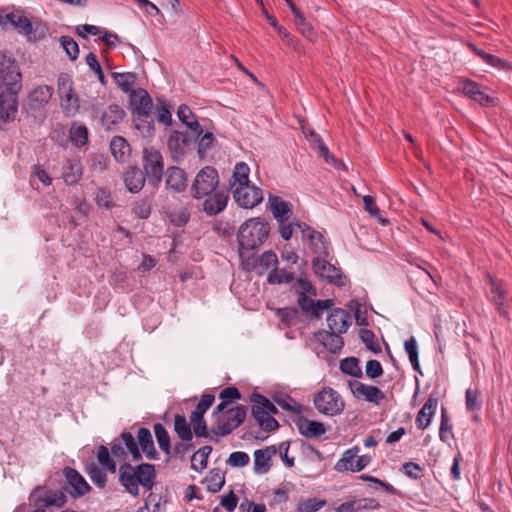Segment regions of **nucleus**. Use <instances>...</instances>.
<instances>
[{
    "label": "nucleus",
    "instance_id": "obj_44",
    "mask_svg": "<svg viewBox=\"0 0 512 512\" xmlns=\"http://www.w3.org/2000/svg\"><path fill=\"white\" fill-rule=\"evenodd\" d=\"M359 451L358 447H353L348 450H346L343 453V456L336 462L335 469L339 472L342 471H351L354 469L355 465V458L357 456V453Z\"/></svg>",
    "mask_w": 512,
    "mask_h": 512
},
{
    "label": "nucleus",
    "instance_id": "obj_14",
    "mask_svg": "<svg viewBox=\"0 0 512 512\" xmlns=\"http://www.w3.org/2000/svg\"><path fill=\"white\" fill-rule=\"evenodd\" d=\"M13 26L19 29V33L26 36L30 42H36L46 36V27L41 22L32 23L25 15H18Z\"/></svg>",
    "mask_w": 512,
    "mask_h": 512
},
{
    "label": "nucleus",
    "instance_id": "obj_19",
    "mask_svg": "<svg viewBox=\"0 0 512 512\" xmlns=\"http://www.w3.org/2000/svg\"><path fill=\"white\" fill-rule=\"evenodd\" d=\"M349 387L352 394L360 399L364 398L366 401L378 404L380 400L385 398V394L377 387L366 385L360 381H349Z\"/></svg>",
    "mask_w": 512,
    "mask_h": 512
},
{
    "label": "nucleus",
    "instance_id": "obj_1",
    "mask_svg": "<svg viewBox=\"0 0 512 512\" xmlns=\"http://www.w3.org/2000/svg\"><path fill=\"white\" fill-rule=\"evenodd\" d=\"M21 80L22 75L16 59L0 52V82L5 87L0 93V121L3 123L12 122L16 117Z\"/></svg>",
    "mask_w": 512,
    "mask_h": 512
},
{
    "label": "nucleus",
    "instance_id": "obj_22",
    "mask_svg": "<svg viewBox=\"0 0 512 512\" xmlns=\"http://www.w3.org/2000/svg\"><path fill=\"white\" fill-rule=\"evenodd\" d=\"M109 149L115 161L120 164L128 163L132 153L130 143L120 135L112 137Z\"/></svg>",
    "mask_w": 512,
    "mask_h": 512
},
{
    "label": "nucleus",
    "instance_id": "obj_21",
    "mask_svg": "<svg viewBox=\"0 0 512 512\" xmlns=\"http://www.w3.org/2000/svg\"><path fill=\"white\" fill-rule=\"evenodd\" d=\"M125 117L126 112L124 109L120 105L113 103L101 114L100 122L106 131H112L117 128Z\"/></svg>",
    "mask_w": 512,
    "mask_h": 512
},
{
    "label": "nucleus",
    "instance_id": "obj_42",
    "mask_svg": "<svg viewBox=\"0 0 512 512\" xmlns=\"http://www.w3.org/2000/svg\"><path fill=\"white\" fill-rule=\"evenodd\" d=\"M111 76L113 80L115 81V84L124 92V93H130L134 89H132L135 80H136V74L133 72H126V73H118V72H112Z\"/></svg>",
    "mask_w": 512,
    "mask_h": 512
},
{
    "label": "nucleus",
    "instance_id": "obj_11",
    "mask_svg": "<svg viewBox=\"0 0 512 512\" xmlns=\"http://www.w3.org/2000/svg\"><path fill=\"white\" fill-rule=\"evenodd\" d=\"M214 401L215 396L212 393H204L196 405L195 410H193L190 414V422L193 426L194 434L197 437H210L204 415L206 411L212 406Z\"/></svg>",
    "mask_w": 512,
    "mask_h": 512
},
{
    "label": "nucleus",
    "instance_id": "obj_12",
    "mask_svg": "<svg viewBox=\"0 0 512 512\" xmlns=\"http://www.w3.org/2000/svg\"><path fill=\"white\" fill-rule=\"evenodd\" d=\"M65 484L60 491L69 493L73 498H80L91 490L85 478L74 468L66 466L62 469Z\"/></svg>",
    "mask_w": 512,
    "mask_h": 512
},
{
    "label": "nucleus",
    "instance_id": "obj_9",
    "mask_svg": "<svg viewBox=\"0 0 512 512\" xmlns=\"http://www.w3.org/2000/svg\"><path fill=\"white\" fill-rule=\"evenodd\" d=\"M316 409L324 415L335 416L343 412L345 403L339 393L331 387H325L313 399Z\"/></svg>",
    "mask_w": 512,
    "mask_h": 512
},
{
    "label": "nucleus",
    "instance_id": "obj_60",
    "mask_svg": "<svg viewBox=\"0 0 512 512\" xmlns=\"http://www.w3.org/2000/svg\"><path fill=\"white\" fill-rule=\"evenodd\" d=\"M326 505V500L319 498H309L300 502L297 507L298 512H316Z\"/></svg>",
    "mask_w": 512,
    "mask_h": 512
},
{
    "label": "nucleus",
    "instance_id": "obj_17",
    "mask_svg": "<svg viewBox=\"0 0 512 512\" xmlns=\"http://www.w3.org/2000/svg\"><path fill=\"white\" fill-rule=\"evenodd\" d=\"M122 180L130 193H138L145 186L147 176L136 165H129L122 173Z\"/></svg>",
    "mask_w": 512,
    "mask_h": 512
},
{
    "label": "nucleus",
    "instance_id": "obj_15",
    "mask_svg": "<svg viewBox=\"0 0 512 512\" xmlns=\"http://www.w3.org/2000/svg\"><path fill=\"white\" fill-rule=\"evenodd\" d=\"M490 292L493 295L490 301L494 304L496 311L505 320H510L509 305L505 303L506 291L490 274L487 275Z\"/></svg>",
    "mask_w": 512,
    "mask_h": 512
},
{
    "label": "nucleus",
    "instance_id": "obj_50",
    "mask_svg": "<svg viewBox=\"0 0 512 512\" xmlns=\"http://www.w3.org/2000/svg\"><path fill=\"white\" fill-rule=\"evenodd\" d=\"M342 373L352 377H362V370L359 367V360L355 357H347L340 361Z\"/></svg>",
    "mask_w": 512,
    "mask_h": 512
},
{
    "label": "nucleus",
    "instance_id": "obj_40",
    "mask_svg": "<svg viewBox=\"0 0 512 512\" xmlns=\"http://www.w3.org/2000/svg\"><path fill=\"white\" fill-rule=\"evenodd\" d=\"M154 434L159 448L168 456L172 453V446L169 433L161 423H155L153 426Z\"/></svg>",
    "mask_w": 512,
    "mask_h": 512
},
{
    "label": "nucleus",
    "instance_id": "obj_37",
    "mask_svg": "<svg viewBox=\"0 0 512 512\" xmlns=\"http://www.w3.org/2000/svg\"><path fill=\"white\" fill-rule=\"evenodd\" d=\"M53 94V89L50 86H38L28 95L29 104L33 107H41L48 103Z\"/></svg>",
    "mask_w": 512,
    "mask_h": 512
},
{
    "label": "nucleus",
    "instance_id": "obj_48",
    "mask_svg": "<svg viewBox=\"0 0 512 512\" xmlns=\"http://www.w3.org/2000/svg\"><path fill=\"white\" fill-rule=\"evenodd\" d=\"M86 472L92 482L99 487L100 489H103L106 486L107 483V473L104 469L97 466L95 463H91L86 467Z\"/></svg>",
    "mask_w": 512,
    "mask_h": 512
},
{
    "label": "nucleus",
    "instance_id": "obj_51",
    "mask_svg": "<svg viewBox=\"0 0 512 512\" xmlns=\"http://www.w3.org/2000/svg\"><path fill=\"white\" fill-rule=\"evenodd\" d=\"M453 426L449 423V417L447 409L441 408V422L439 427V438L442 442L448 443L451 438L454 437L452 432Z\"/></svg>",
    "mask_w": 512,
    "mask_h": 512
},
{
    "label": "nucleus",
    "instance_id": "obj_58",
    "mask_svg": "<svg viewBox=\"0 0 512 512\" xmlns=\"http://www.w3.org/2000/svg\"><path fill=\"white\" fill-rule=\"evenodd\" d=\"M250 401L256 404H260L265 410H267L268 415L273 416L279 413L277 407L274 403H272L266 396L253 392L250 395Z\"/></svg>",
    "mask_w": 512,
    "mask_h": 512
},
{
    "label": "nucleus",
    "instance_id": "obj_45",
    "mask_svg": "<svg viewBox=\"0 0 512 512\" xmlns=\"http://www.w3.org/2000/svg\"><path fill=\"white\" fill-rule=\"evenodd\" d=\"M404 349L405 352L409 356V360L411 362L412 368L422 374L420 363H419V353H418V347H417V341L414 336H411L408 340L404 342Z\"/></svg>",
    "mask_w": 512,
    "mask_h": 512
},
{
    "label": "nucleus",
    "instance_id": "obj_3",
    "mask_svg": "<svg viewBox=\"0 0 512 512\" xmlns=\"http://www.w3.org/2000/svg\"><path fill=\"white\" fill-rule=\"evenodd\" d=\"M118 470L120 485L134 497L139 495V486L150 491L156 483L157 473L153 464L140 463L133 466L131 463L124 461L120 464Z\"/></svg>",
    "mask_w": 512,
    "mask_h": 512
},
{
    "label": "nucleus",
    "instance_id": "obj_47",
    "mask_svg": "<svg viewBox=\"0 0 512 512\" xmlns=\"http://www.w3.org/2000/svg\"><path fill=\"white\" fill-rule=\"evenodd\" d=\"M97 459L99 464L107 471L116 473L117 464L110 456V451L105 445H100L97 449Z\"/></svg>",
    "mask_w": 512,
    "mask_h": 512
},
{
    "label": "nucleus",
    "instance_id": "obj_20",
    "mask_svg": "<svg viewBox=\"0 0 512 512\" xmlns=\"http://www.w3.org/2000/svg\"><path fill=\"white\" fill-rule=\"evenodd\" d=\"M326 321L327 331L346 333L351 326V316L348 311L342 308L330 309Z\"/></svg>",
    "mask_w": 512,
    "mask_h": 512
},
{
    "label": "nucleus",
    "instance_id": "obj_5",
    "mask_svg": "<svg viewBox=\"0 0 512 512\" xmlns=\"http://www.w3.org/2000/svg\"><path fill=\"white\" fill-rule=\"evenodd\" d=\"M317 257L312 259V271L317 278L333 284L337 287H343L346 284V276L341 269L329 263L326 259L329 257V243L323 244L316 249Z\"/></svg>",
    "mask_w": 512,
    "mask_h": 512
},
{
    "label": "nucleus",
    "instance_id": "obj_35",
    "mask_svg": "<svg viewBox=\"0 0 512 512\" xmlns=\"http://www.w3.org/2000/svg\"><path fill=\"white\" fill-rule=\"evenodd\" d=\"M294 24L298 32L308 41L314 43L317 39V33L313 26L306 20L299 8H293Z\"/></svg>",
    "mask_w": 512,
    "mask_h": 512
},
{
    "label": "nucleus",
    "instance_id": "obj_24",
    "mask_svg": "<svg viewBox=\"0 0 512 512\" xmlns=\"http://www.w3.org/2000/svg\"><path fill=\"white\" fill-rule=\"evenodd\" d=\"M343 333L319 330L314 334L315 339L333 354L340 352L344 346Z\"/></svg>",
    "mask_w": 512,
    "mask_h": 512
},
{
    "label": "nucleus",
    "instance_id": "obj_52",
    "mask_svg": "<svg viewBox=\"0 0 512 512\" xmlns=\"http://www.w3.org/2000/svg\"><path fill=\"white\" fill-rule=\"evenodd\" d=\"M295 280V276L292 272H287L285 269H279L275 267L267 277L269 284H283L291 283Z\"/></svg>",
    "mask_w": 512,
    "mask_h": 512
},
{
    "label": "nucleus",
    "instance_id": "obj_6",
    "mask_svg": "<svg viewBox=\"0 0 512 512\" xmlns=\"http://www.w3.org/2000/svg\"><path fill=\"white\" fill-rule=\"evenodd\" d=\"M142 165L148 183L153 188H158L165 172L162 153L153 146L145 147L142 151Z\"/></svg>",
    "mask_w": 512,
    "mask_h": 512
},
{
    "label": "nucleus",
    "instance_id": "obj_63",
    "mask_svg": "<svg viewBox=\"0 0 512 512\" xmlns=\"http://www.w3.org/2000/svg\"><path fill=\"white\" fill-rule=\"evenodd\" d=\"M132 212L139 219H147L151 214V203L146 199H140L134 203Z\"/></svg>",
    "mask_w": 512,
    "mask_h": 512
},
{
    "label": "nucleus",
    "instance_id": "obj_46",
    "mask_svg": "<svg viewBox=\"0 0 512 512\" xmlns=\"http://www.w3.org/2000/svg\"><path fill=\"white\" fill-rule=\"evenodd\" d=\"M295 226L300 230L302 233L303 238H306L309 240L311 244H314V240H318L321 243V246L323 244H328L329 242L324 238L323 234L319 231L313 229L305 222H296Z\"/></svg>",
    "mask_w": 512,
    "mask_h": 512
},
{
    "label": "nucleus",
    "instance_id": "obj_34",
    "mask_svg": "<svg viewBox=\"0 0 512 512\" xmlns=\"http://www.w3.org/2000/svg\"><path fill=\"white\" fill-rule=\"evenodd\" d=\"M177 116L179 120L191 130L193 135H197L198 137L202 134L203 129L200 126L196 116L192 112L189 106L185 104H181L177 110Z\"/></svg>",
    "mask_w": 512,
    "mask_h": 512
},
{
    "label": "nucleus",
    "instance_id": "obj_39",
    "mask_svg": "<svg viewBox=\"0 0 512 512\" xmlns=\"http://www.w3.org/2000/svg\"><path fill=\"white\" fill-rule=\"evenodd\" d=\"M204 483L209 492L217 493L225 484V475L220 468H213L205 477Z\"/></svg>",
    "mask_w": 512,
    "mask_h": 512
},
{
    "label": "nucleus",
    "instance_id": "obj_53",
    "mask_svg": "<svg viewBox=\"0 0 512 512\" xmlns=\"http://www.w3.org/2000/svg\"><path fill=\"white\" fill-rule=\"evenodd\" d=\"M88 129L85 125L73 126L70 129V139L74 146L80 148L88 143Z\"/></svg>",
    "mask_w": 512,
    "mask_h": 512
},
{
    "label": "nucleus",
    "instance_id": "obj_16",
    "mask_svg": "<svg viewBox=\"0 0 512 512\" xmlns=\"http://www.w3.org/2000/svg\"><path fill=\"white\" fill-rule=\"evenodd\" d=\"M166 189L175 193H182L188 186V177L185 170L177 166L168 167L164 175Z\"/></svg>",
    "mask_w": 512,
    "mask_h": 512
},
{
    "label": "nucleus",
    "instance_id": "obj_8",
    "mask_svg": "<svg viewBox=\"0 0 512 512\" xmlns=\"http://www.w3.org/2000/svg\"><path fill=\"white\" fill-rule=\"evenodd\" d=\"M219 185V174L213 166L203 167L195 176L190 192L194 199L210 196Z\"/></svg>",
    "mask_w": 512,
    "mask_h": 512
},
{
    "label": "nucleus",
    "instance_id": "obj_32",
    "mask_svg": "<svg viewBox=\"0 0 512 512\" xmlns=\"http://www.w3.org/2000/svg\"><path fill=\"white\" fill-rule=\"evenodd\" d=\"M250 168L245 162H239L235 165L233 174L229 179V192L234 188L248 187L252 185L249 180Z\"/></svg>",
    "mask_w": 512,
    "mask_h": 512
},
{
    "label": "nucleus",
    "instance_id": "obj_61",
    "mask_svg": "<svg viewBox=\"0 0 512 512\" xmlns=\"http://www.w3.org/2000/svg\"><path fill=\"white\" fill-rule=\"evenodd\" d=\"M348 307L351 310H354V316H355L357 325H359V326H368L369 325L368 319H367V311L366 310L362 311V305L358 299L351 300L350 303L348 304Z\"/></svg>",
    "mask_w": 512,
    "mask_h": 512
},
{
    "label": "nucleus",
    "instance_id": "obj_56",
    "mask_svg": "<svg viewBox=\"0 0 512 512\" xmlns=\"http://www.w3.org/2000/svg\"><path fill=\"white\" fill-rule=\"evenodd\" d=\"M359 336L368 350H370L371 352H373L375 354H378L381 352V347L375 340V334L372 330L361 329Z\"/></svg>",
    "mask_w": 512,
    "mask_h": 512
},
{
    "label": "nucleus",
    "instance_id": "obj_59",
    "mask_svg": "<svg viewBox=\"0 0 512 512\" xmlns=\"http://www.w3.org/2000/svg\"><path fill=\"white\" fill-rule=\"evenodd\" d=\"M94 200L99 208L111 209L114 207L111 193L105 188L97 189Z\"/></svg>",
    "mask_w": 512,
    "mask_h": 512
},
{
    "label": "nucleus",
    "instance_id": "obj_43",
    "mask_svg": "<svg viewBox=\"0 0 512 512\" xmlns=\"http://www.w3.org/2000/svg\"><path fill=\"white\" fill-rule=\"evenodd\" d=\"M154 110L157 111L155 117L159 123L165 126H170L172 124L171 106L165 99L157 98V105L154 107Z\"/></svg>",
    "mask_w": 512,
    "mask_h": 512
},
{
    "label": "nucleus",
    "instance_id": "obj_64",
    "mask_svg": "<svg viewBox=\"0 0 512 512\" xmlns=\"http://www.w3.org/2000/svg\"><path fill=\"white\" fill-rule=\"evenodd\" d=\"M219 398L229 405L240 400L242 395L237 387L229 386L220 392Z\"/></svg>",
    "mask_w": 512,
    "mask_h": 512
},
{
    "label": "nucleus",
    "instance_id": "obj_62",
    "mask_svg": "<svg viewBox=\"0 0 512 512\" xmlns=\"http://www.w3.org/2000/svg\"><path fill=\"white\" fill-rule=\"evenodd\" d=\"M86 63L87 65L89 66V68L94 71L97 75V78L99 80V82L103 85V86H106L107 84V79L103 73V70L98 62V59L96 57V55L92 52H90L87 56H86Z\"/></svg>",
    "mask_w": 512,
    "mask_h": 512
},
{
    "label": "nucleus",
    "instance_id": "obj_54",
    "mask_svg": "<svg viewBox=\"0 0 512 512\" xmlns=\"http://www.w3.org/2000/svg\"><path fill=\"white\" fill-rule=\"evenodd\" d=\"M481 392L475 388H468L465 392L466 409L470 412L479 411L482 408Z\"/></svg>",
    "mask_w": 512,
    "mask_h": 512
},
{
    "label": "nucleus",
    "instance_id": "obj_41",
    "mask_svg": "<svg viewBox=\"0 0 512 512\" xmlns=\"http://www.w3.org/2000/svg\"><path fill=\"white\" fill-rule=\"evenodd\" d=\"M211 452H212V447L209 445L200 447L191 456V468L195 471L205 469L208 465V457Z\"/></svg>",
    "mask_w": 512,
    "mask_h": 512
},
{
    "label": "nucleus",
    "instance_id": "obj_25",
    "mask_svg": "<svg viewBox=\"0 0 512 512\" xmlns=\"http://www.w3.org/2000/svg\"><path fill=\"white\" fill-rule=\"evenodd\" d=\"M460 85L462 92L469 98L478 102L480 105L488 107L493 104V98L485 94L481 90V85L477 82L465 79L460 82Z\"/></svg>",
    "mask_w": 512,
    "mask_h": 512
},
{
    "label": "nucleus",
    "instance_id": "obj_18",
    "mask_svg": "<svg viewBox=\"0 0 512 512\" xmlns=\"http://www.w3.org/2000/svg\"><path fill=\"white\" fill-rule=\"evenodd\" d=\"M228 189L215 190L203 202V211L208 216H216L221 213L227 206L230 195Z\"/></svg>",
    "mask_w": 512,
    "mask_h": 512
},
{
    "label": "nucleus",
    "instance_id": "obj_2",
    "mask_svg": "<svg viewBox=\"0 0 512 512\" xmlns=\"http://www.w3.org/2000/svg\"><path fill=\"white\" fill-rule=\"evenodd\" d=\"M129 103L132 112V121L143 138L151 140L155 135L154 104L149 93L138 88L131 91Z\"/></svg>",
    "mask_w": 512,
    "mask_h": 512
},
{
    "label": "nucleus",
    "instance_id": "obj_28",
    "mask_svg": "<svg viewBox=\"0 0 512 512\" xmlns=\"http://www.w3.org/2000/svg\"><path fill=\"white\" fill-rule=\"evenodd\" d=\"M167 145L169 150L173 153V157H178L184 155L185 149L192 145V139L188 132L174 130L169 135Z\"/></svg>",
    "mask_w": 512,
    "mask_h": 512
},
{
    "label": "nucleus",
    "instance_id": "obj_29",
    "mask_svg": "<svg viewBox=\"0 0 512 512\" xmlns=\"http://www.w3.org/2000/svg\"><path fill=\"white\" fill-rule=\"evenodd\" d=\"M83 174V166L80 158H70L63 165L62 179L66 185L72 186L77 184Z\"/></svg>",
    "mask_w": 512,
    "mask_h": 512
},
{
    "label": "nucleus",
    "instance_id": "obj_23",
    "mask_svg": "<svg viewBox=\"0 0 512 512\" xmlns=\"http://www.w3.org/2000/svg\"><path fill=\"white\" fill-rule=\"evenodd\" d=\"M295 424L301 435L307 438H320L326 431L325 426L322 422L309 420L308 418L299 414L295 420Z\"/></svg>",
    "mask_w": 512,
    "mask_h": 512
},
{
    "label": "nucleus",
    "instance_id": "obj_26",
    "mask_svg": "<svg viewBox=\"0 0 512 512\" xmlns=\"http://www.w3.org/2000/svg\"><path fill=\"white\" fill-rule=\"evenodd\" d=\"M277 453L275 445L268 446L264 449H258L254 452V472L256 474H265L272 467V456Z\"/></svg>",
    "mask_w": 512,
    "mask_h": 512
},
{
    "label": "nucleus",
    "instance_id": "obj_57",
    "mask_svg": "<svg viewBox=\"0 0 512 512\" xmlns=\"http://www.w3.org/2000/svg\"><path fill=\"white\" fill-rule=\"evenodd\" d=\"M258 264L260 268H263V270L257 271V273L262 275L267 269L278 264V257L272 250L265 251L258 256Z\"/></svg>",
    "mask_w": 512,
    "mask_h": 512
},
{
    "label": "nucleus",
    "instance_id": "obj_33",
    "mask_svg": "<svg viewBox=\"0 0 512 512\" xmlns=\"http://www.w3.org/2000/svg\"><path fill=\"white\" fill-rule=\"evenodd\" d=\"M468 47L475 55L481 58L485 63L498 70L509 71L512 69V64L510 62L502 58H499L498 56L485 52L483 49L478 48L475 44L469 42Z\"/></svg>",
    "mask_w": 512,
    "mask_h": 512
},
{
    "label": "nucleus",
    "instance_id": "obj_36",
    "mask_svg": "<svg viewBox=\"0 0 512 512\" xmlns=\"http://www.w3.org/2000/svg\"><path fill=\"white\" fill-rule=\"evenodd\" d=\"M191 422L188 423L186 417L182 414L174 416V431L183 442H190L193 439L194 431L191 428Z\"/></svg>",
    "mask_w": 512,
    "mask_h": 512
},
{
    "label": "nucleus",
    "instance_id": "obj_10",
    "mask_svg": "<svg viewBox=\"0 0 512 512\" xmlns=\"http://www.w3.org/2000/svg\"><path fill=\"white\" fill-rule=\"evenodd\" d=\"M246 415L247 407L244 405L227 409L224 414V421H218L217 424L212 427L211 432L218 436H227L244 422Z\"/></svg>",
    "mask_w": 512,
    "mask_h": 512
},
{
    "label": "nucleus",
    "instance_id": "obj_31",
    "mask_svg": "<svg viewBox=\"0 0 512 512\" xmlns=\"http://www.w3.org/2000/svg\"><path fill=\"white\" fill-rule=\"evenodd\" d=\"M437 405L438 399L430 395L417 414L415 422L418 429L424 430L431 424Z\"/></svg>",
    "mask_w": 512,
    "mask_h": 512
},
{
    "label": "nucleus",
    "instance_id": "obj_27",
    "mask_svg": "<svg viewBox=\"0 0 512 512\" xmlns=\"http://www.w3.org/2000/svg\"><path fill=\"white\" fill-rule=\"evenodd\" d=\"M268 202L273 217L278 223L287 222L292 216L293 210L290 202L282 200L277 195H270Z\"/></svg>",
    "mask_w": 512,
    "mask_h": 512
},
{
    "label": "nucleus",
    "instance_id": "obj_38",
    "mask_svg": "<svg viewBox=\"0 0 512 512\" xmlns=\"http://www.w3.org/2000/svg\"><path fill=\"white\" fill-rule=\"evenodd\" d=\"M272 399L275 404L288 412H292L297 415L302 413V405L298 404L290 395L286 393H275Z\"/></svg>",
    "mask_w": 512,
    "mask_h": 512
},
{
    "label": "nucleus",
    "instance_id": "obj_30",
    "mask_svg": "<svg viewBox=\"0 0 512 512\" xmlns=\"http://www.w3.org/2000/svg\"><path fill=\"white\" fill-rule=\"evenodd\" d=\"M251 414L263 431L273 432L279 428L278 421L273 416L268 415L267 410L260 404L254 403L252 405Z\"/></svg>",
    "mask_w": 512,
    "mask_h": 512
},
{
    "label": "nucleus",
    "instance_id": "obj_55",
    "mask_svg": "<svg viewBox=\"0 0 512 512\" xmlns=\"http://www.w3.org/2000/svg\"><path fill=\"white\" fill-rule=\"evenodd\" d=\"M59 42L69 59L75 61L79 56V46L77 42L70 36H61Z\"/></svg>",
    "mask_w": 512,
    "mask_h": 512
},
{
    "label": "nucleus",
    "instance_id": "obj_13",
    "mask_svg": "<svg viewBox=\"0 0 512 512\" xmlns=\"http://www.w3.org/2000/svg\"><path fill=\"white\" fill-rule=\"evenodd\" d=\"M231 192L233 194L234 201L241 208H254L255 206L259 205L263 200L262 189L256 187L255 185H250L247 188L242 187L241 189L234 188V190Z\"/></svg>",
    "mask_w": 512,
    "mask_h": 512
},
{
    "label": "nucleus",
    "instance_id": "obj_49",
    "mask_svg": "<svg viewBox=\"0 0 512 512\" xmlns=\"http://www.w3.org/2000/svg\"><path fill=\"white\" fill-rule=\"evenodd\" d=\"M194 136L198 142V156L200 159L204 160L207 156V151L213 146L215 140L214 135L212 132L206 131L205 133L202 132L199 137L197 135Z\"/></svg>",
    "mask_w": 512,
    "mask_h": 512
},
{
    "label": "nucleus",
    "instance_id": "obj_7",
    "mask_svg": "<svg viewBox=\"0 0 512 512\" xmlns=\"http://www.w3.org/2000/svg\"><path fill=\"white\" fill-rule=\"evenodd\" d=\"M29 501L35 507L30 512H46L51 507L62 508L67 503V496L63 491L36 486L29 495Z\"/></svg>",
    "mask_w": 512,
    "mask_h": 512
},
{
    "label": "nucleus",
    "instance_id": "obj_4",
    "mask_svg": "<svg viewBox=\"0 0 512 512\" xmlns=\"http://www.w3.org/2000/svg\"><path fill=\"white\" fill-rule=\"evenodd\" d=\"M269 233V222L259 217L249 218L242 223L237 232L240 257L243 256L242 250L258 249L268 239Z\"/></svg>",
    "mask_w": 512,
    "mask_h": 512
}]
</instances>
